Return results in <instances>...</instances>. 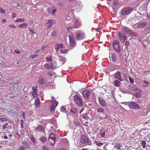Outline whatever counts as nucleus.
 Here are the masks:
<instances>
[{
	"mask_svg": "<svg viewBox=\"0 0 150 150\" xmlns=\"http://www.w3.org/2000/svg\"><path fill=\"white\" fill-rule=\"evenodd\" d=\"M7 128V127L5 125H4L3 127V129H5Z\"/></svg>",
	"mask_w": 150,
	"mask_h": 150,
	"instance_id": "obj_61",
	"label": "nucleus"
},
{
	"mask_svg": "<svg viewBox=\"0 0 150 150\" xmlns=\"http://www.w3.org/2000/svg\"><path fill=\"white\" fill-rule=\"evenodd\" d=\"M142 143V147L143 148V149H144L145 148L146 146V142L144 141H141Z\"/></svg>",
	"mask_w": 150,
	"mask_h": 150,
	"instance_id": "obj_32",
	"label": "nucleus"
},
{
	"mask_svg": "<svg viewBox=\"0 0 150 150\" xmlns=\"http://www.w3.org/2000/svg\"><path fill=\"white\" fill-rule=\"evenodd\" d=\"M131 31V30L127 28H124L122 29V31L123 32L126 33L128 35Z\"/></svg>",
	"mask_w": 150,
	"mask_h": 150,
	"instance_id": "obj_25",
	"label": "nucleus"
},
{
	"mask_svg": "<svg viewBox=\"0 0 150 150\" xmlns=\"http://www.w3.org/2000/svg\"><path fill=\"white\" fill-rule=\"evenodd\" d=\"M48 74L49 76L51 77L53 75V74L52 73L50 72H49Z\"/></svg>",
	"mask_w": 150,
	"mask_h": 150,
	"instance_id": "obj_58",
	"label": "nucleus"
},
{
	"mask_svg": "<svg viewBox=\"0 0 150 150\" xmlns=\"http://www.w3.org/2000/svg\"><path fill=\"white\" fill-rule=\"evenodd\" d=\"M84 38V34L82 32H80L77 33L76 35V38L78 40H82Z\"/></svg>",
	"mask_w": 150,
	"mask_h": 150,
	"instance_id": "obj_11",
	"label": "nucleus"
},
{
	"mask_svg": "<svg viewBox=\"0 0 150 150\" xmlns=\"http://www.w3.org/2000/svg\"><path fill=\"white\" fill-rule=\"evenodd\" d=\"M72 28V27H68L67 28V30H68L69 31V32H70V31L71 30H72V29H73V28Z\"/></svg>",
	"mask_w": 150,
	"mask_h": 150,
	"instance_id": "obj_52",
	"label": "nucleus"
},
{
	"mask_svg": "<svg viewBox=\"0 0 150 150\" xmlns=\"http://www.w3.org/2000/svg\"><path fill=\"white\" fill-rule=\"evenodd\" d=\"M32 89L33 93L37 92L38 90L37 86H35V87H33Z\"/></svg>",
	"mask_w": 150,
	"mask_h": 150,
	"instance_id": "obj_40",
	"label": "nucleus"
},
{
	"mask_svg": "<svg viewBox=\"0 0 150 150\" xmlns=\"http://www.w3.org/2000/svg\"><path fill=\"white\" fill-rule=\"evenodd\" d=\"M129 107L133 110H139L140 108L138 105L133 102H129L128 103Z\"/></svg>",
	"mask_w": 150,
	"mask_h": 150,
	"instance_id": "obj_6",
	"label": "nucleus"
},
{
	"mask_svg": "<svg viewBox=\"0 0 150 150\" xmlns=\"http://www.w3.org/2000/svg\"><path fill=\"white\" fill-rule=\"evenodd\" d=\"M6 19H3L2 20V23H4L6 21Z\"/></svg>",
	"mask_w": 150,
	"mask_h": 150,
	"instance_id": "obj_64",
	"label": "nucleus"
},
{
	"mask_svg": "<svg viewBox=\"0 0 150 150\" xmlns=\"http://www.w3.org/2000/svg\"><path fill=\"white\" fill-rule=\"evenodd\" d=\"M24 123V121L23 120H21V127L22 129L23 127V124Z\"/></svg>",
	"mask_w": 150,
	"mask_h": 150,
	"instance_id": "obj_51",
	"label": "nucleus"
},
{
	"mask_svg": "<svg viewBox=\"0 0 150 150\" xmlns=\"http://www.w3.org/2000/svg\"><path fill=\"white\" fill-rule=\"evenodd\" d=\"M14 52H16L17 54H20L21 52L20 51L16 50H15Z\"/></svg>",
	"mask_w": 150,
	"mask_h": 150,
	"instance_id": "obj_57",
	"label": "nucleus"
},
{
	"mask_svg": "<svg viewBox=\"0 0 150 150\" xmlns=\"http://www.w3.org/2000/svg\"><path fill=\"white\" fill-rule=\"evenodd\" d=\"M74 101L77 105L81 107L83 105V103L81 98L77 95H74Z\"/></svg>",
	"mask_w": 150,
	"mask_h": 150,
	"instance_id": "obj_1",
	"label": "nucleus"
},
{
	"mask_svg": "<svg viewBox=\"0 0 150 150\" xmlns=\"http://www.w3.org/2000/svg\"><path fill=\"white\" fill-rule=\"evenodd\" d=\"M111 57L112 62H114L116 61L117 58L115 54L114 53L112 54Z\"/></svg>",
	"mask_w": 150,
	"mask_h": 150,
	"instance_id": "obj_24",
	"label": "nucleus"
},
{
	"mask_svg": "<svg viewBox=\"0 0 150 150\" xmlns=\"http://www.w3.org/2000/svg\"><path fill=\"white\" fill-rule=\"evenodd\" d=\"M56 34V31H54L51 33V36H55Z\"/></svg>",
	"mask_w": 150,
	"mask_h": 150,
	"instance_id": "obj_44",
	"label": "nucleus"
},
{
	"mask_svg": "<svg viewBox=\"0 0 150 150\" xmlns=\"http://www.w3.org/2000/svg\"><path fill=\"white\" fill-rule=\"evenodd\" d=\"M28 30L32 34H35L36 33L34 29L31 27H29Z\"/></svg>",
	"mask_w": 150,
	"mask_h": 150,
	"instance_id": "obj_30",
	"label": "nucleus"
},
{
	"mask_svg": "<svg viewBox=\"0 0 150 150\" xmlns=\"http://www.w3.org/2000/svg\"><path fill=\"white\" fill-rule=\"evenodd\" d=\"M31 140L34 143H35L36 142L35 139L33 137H32L30 138Z\"/></svg>",
	"mask_w": 150,
	"mask_h": 150,
	"instance_id": "obj_47",
	"label": "nucleus"
},
{
	"mask_svg": "<svg viewBox=\"0 0 150 150\" xmlns=\"http://www.w3.org/2000/svg\"><path fill=\"white\" fill-rule=\"evenodd\" d=\"M118 37L121 42H124L127 40V37L123 35V34L121 32L118 33Z\"/></svg>",
	"mask_w": 150,
	"mask_h": 150,
	"instance_id": "obj_10",
	"label": "nucleus"
},
{
	"mask_svg": "<svg viewBox=\"0 0 150 150\" xmlns=\"http://www.w3.org/2000/svg\"><path fill=\"white\" fill-rule=\"evenodd\" d=\"M147 24L145 22H143L138 24L137 27L139 28H142L144 27L147 25Z\"/></svg>",
	"mask_w": 150,
	"mask_h": 150,
	"instance_id": "obj_22",
	"label": "nucleus"
},
{
	"mask_svg": "<svg viewBox=\"0 0 150 150\" xmlns=\"http://www.w3.org/2000/svg\"><path fill=\"white\" fill-rule=\"evenodd\" d=\"M64 45L62 44H57L55 45V49L57 51H58L59 48H64Z\"/></svg>",
	"mask_w": 150,
	"mask_h": 150,
	"instance_id": "obj_14",
	"label": "nucleus"
},
{
	"mask_svg": "<svg viewBox=\"0 0 150 150\" xmlns=\"http://www.w3.org/2000/svg\"><path fill=\"white\" fill-rule=\"evenodd\" d=\"M25 147L23 146L21 147L20 148V150H25Z\"/></svg>",
	"mask_w": 150,
	"mask_h": 150,
	"instance_id": "obj_56",
	"label": "nucleus"
},
{
	"mask_svg": "<svg viewBox=\"0 0 150 150\" xmlns=\"http://www.w3.org/2000/svg\"><path fill=\"white\" fill-rule=\"evenodd\" d=\"M69 43L70 45L73 46L75 43V38L72 35L69 36Z\"/></svg>",
	"mask_w": 150,
	"mask_h": 150,
	"instance_id": "obj_12",
	"label": "nucleus"
},
{
	"mask_svg": "<svg viewBox=\"0 0 150 150\" xmlns=\"http://www.w3.org/2000/svg\"><path fill=\"white\" fill-rule=\"evenodd\" d=\"M4 138L5 139H7L8 138L7 136L6 135H5L4 137Z\"/></svg>",
	"mask_w": 150,
	"mask_h": 150,
	"instance_id": "obj_63",
	"label": "nucleus"
},
{
	"mask_svg": "<svg viewBox=\"0 0 150 150\" xmlns=\"http://www.w3.org/2000/svg\"><path fill=\"white\" fill-rule=\"evenodd\" d=\"M113 45L115 51L117 53L119 52L120 51L119 41L117 40H114L113 42Z\"/></svg>",
	"mask_w": 150,
	"mask_h": 150,
	"instance_id": "obj_4",
	"label": "nucleus"
},
{
	"mask_svg": "<svg viewBox=\"0 0 150 150\" xmlns=\"http://www.w3.org/2000/svg\"><path fill=\"white\" fill-rule=\"evenodd\" d=\"M134 95L137 98H140L142 96L141 94L139 93H134Z\"/></svg>",
	"mask_w": 150,
	"mask_h": 150,
	"instance_id": "obj_35",
	"label": "nucleus"
},
{
	"mask_svg": "<svg viewBox=\"0 0 150 150\" xmlns=\"http://www.w3.org/2000/svg\"><path fill=\"white\" fill-rule=\"evenodd\" d=\"M129 81H130V83H134V81L131 78H129Z\"/></svg>",
	"mask_w": 150,
	"mask_h": 150,
	"instance_id": "obj_54",
	"label": "nucleus"
},
{
	"mask_svg": "<svg viewBox=\"0 0 150 150\" xmlns=\"http://www.w3.org/2000/svg\"><path fill=\"white\" fill-rule=\"evenodd\" d=\"M144 84L147 85L145 86L146 87L149 84V83L148 82L146 81H144Z\"/></svg>",
	"mask_w": 150,
	"mask_h": 150,
	"instance_id": "obj_53",
	"label": "nucleus"
},
{
	"mask_svg": "<svg viewBox=\"0 0 150 150\" xmlns=\"http://www.w3.org/2000/svg\"><path fill=\"white\" fill-rule=\"evenodd\" d=\"M53 8H54V7L52 8L53 11H52V15L54 14L57 11V9H56V8L53 9Z\"/></svg>",
	"mask_w": 150,
	"mask_h": 150,
	"instance_id": "obj_46",
	"label": "nucleus"
},
{
	"mask_svg": "<svg viewBox=\"0 0 150 150\" xmlns=\"http://www.w3.org/2000/svg\"><path fill=\"white\" fill-rule=\"evenodd\" d=\"M45 80L42 77H40L39 78L38 82L40 84H45Z\"/></svg>",
	"mask_w": 150,
	"mask_h": 150,
	"instance_id": "obj_21",
	"label": "nucleus"
},
{
	"mask_svg": "<svg viewBox=\"0 0 150 150\" xmlns=\"http://www.w3.org/2000/svg\"><path fill=\"white\" fill-rule=\"evenodd\" d=\"M32 95L33 97L35 98H37L38 96V94L37 92L32 93Z\"/></svg>",
	"mask_w": 150,
	"mask_h": 150,
	"instance_id": "obj_39",
	"label": "nucleus"
},
{
	"mask_svg": "<svg viewBox=\"0 0 150 150\" xmlns=\"http://www.w3.org/2000/svg\"><path fill=\"white\" fill-rule=\"evenodd\" d=\"M61 110L62 111L64 112H66V110L65 108L63 106H62L61 107Z\"/></svg>",
	"mask_w": 150,
	"mask_h": 150,
	"instance_id": "obj_43",
	"label": "nucleus"
},
{
	"mask_svg": "<svg viewBox=\"0 0 150 150\" xmlns=\"http://www.w3.org/2000/svg\"><path fill=\"white\" fill-rule=\"evenodd\" d=\"M40 102L39 98H37L35 101V106L37 108L40 107Z\"/></svg>",
	"mask_w": 150,
	"mask_h": 150,
	"instance_id": "obj_16",
	"label": "nucleus"
},
{
	"mask_svg": "<svg viewBox=\"0 0 150 150\" xmlns=\"http://www.w3.org/2000/svg\"><path fill=\"white\" fill-rule=\"evenodd\" d=\"M129 35H130L133 36H136L138 34L137 33L133 32L131 31Z\"/></svg>",
	"mask_w": 150,
	"mask_h": 150,
	"instance_id": "obj_36",
	"label": "nucleus"
},
{
	"mask_svg": "<svg viewBox=\"0 0 150 150\" xmlns=\"http://www.w3.org/2000/svg\"><path fill=\"white\" fill-rule=\"evenodd\" d=\"M6 13V11L5 10L1 8H0V13Z\"/></svg>",
	"mask_w": 150,
	"mask_h": 150,
	"instance_id": "obj_41",
	"label": "nucleus"
},
{
	"mask_svg": "<svg viewBox=\"0 0 150 150\" xmlns=\"http://www.w3.org/2000/svg\"><path fill=\"white\" fill-rule=\"evenodd\" d=\"M65 61V59L64 57L61 56H59L58 59L56 62V63L58 65H61L64 63Z\"/></svg>",
	"mask_w": 150,
	"mask_h": 150,
	"instance_id": "obj_8",
	"label": "nucleus"
},
{
	"mask_svg": "<svg viewBox=\"0 0 150 150\" xmlns=\"http://www.w3.org/2000/svg\"><path fill=\"white\" fill-rule=\"evenodd\" d=\"M82 117L84 118H86V116L84 115H82Z\"/></svg>",
	"mask_w": 150,
	"mask_h": 150,
	"instance_id": "obj_62",
	"label": "nucleus"
},
{
	"mask_svg": "<svg viewBox=\"0 0 150 150\" xmlns=\"http://www.w3.org/2000/svg\"><path fill=\"white\" fill-rule=\"evenodd\" d=\"M104 111V110L102 108H99L97 110V112L98 113H102Z\"/></svg>",
	"mask_w": 150,
	"mask_h": 150,
	"instance_id": "obj_38",
	"label": "nucleus"
},
{
	"mask_svg": "<svg viewBox=\"0 0 150 150\" xmlns=\"http://www.w3.org/2000/svg\"><path fill=\"white\" fill-rule=\"evenodd\" d=\"M70 112L72 114L76 115L78 113L79 111L77 110V108L73 107L71 108L70 110Z\"/></svg>",
	"mask_w": 150,
	"mask_h": 150,
	"instance_id": "obj_17",
	"label": "nucleus"
},
{
	"mask_svg": "<svg viewBox=\"0 0 150 150\" xmlns=\"http://www.w3.org/2000/svg\"><path fill=\"white\" fill-rule=\"evenodd\" d=\"M68 52V50L65 49L64 50H60V53L62 54H66Z\"/></svg>",
	"mask_w": 150,
	"mask_h": 150,
	"instance_id": "obj_37",
	"label": "nucleus"
},
{
	"mask_svg": "<svg viewBox=\"0 0 150 150\" xmlns=\"http://www.w3.org/2000/svg\"><path fill=\"white\" fill-rule=\"evenodd\" d=\"M44 66L45 68L47 69H51L53 68L52 64L46 63Z\"/></svg>",
	"mask_w": 150,
	"mask_h": 150,
	"instance_id": "obj_15",
	"label": "nucleus"
},
{
	"mask_svg": "<svg viewBox=\"0 0 150 150\" xmlns=\"http://www.w3.org/2000/svg\"><path fill=\"white\" fill-rule=\"evenodd\" d=\"M37 56V54H35L34 55L33 57H31L32 58H36Z\"/></svg>",
	"mask_w": 150,
	"mask_h": 150,
	"instance_id": "obj_59",
	"label": "nucleus"
},
{
	"mask_svg": "<svg viewBox=\"0 0 150 150\" xmlns=\"http://www.w3.org/2000/svg\"><path fill=\"white\" fill-rule=\"evenodd\" d=\"M52 25V20H49L46 23V25L48 28L51 27Z\"/></svg>",
	"mask_w": 150,
	"mask_h": 150,
	"instance_id": "obj_19",
	"label": "nucleus"
},
{
	"mask_svg": "<svg viewBox=\"0 0 150 150\" xmlns=\"http://www.w3.org/2000/svg\"><path fill=\"white\" fill-rule=\"evenodd\" d=\"M56 138L55 136L53 134H50L49 137V142L51 145H54L55 142Z\"/></svg>",
	"mask_w": 150,
	"mask_h": 150,
	"instance_id": "obj_7",
	"label": "nucleus"
},
{
	"mask_svg": "<svg viewBox=\"0 0 150 150\" xmlns=\"http://www.w3.org/2000/svg\"><path fill=\"white\" fill-rule=\"evenodd\" d=\"M12 16L13 18H15L16 16V14L15 13H13L12 14Z\"/></svg>",
	"mask_w": 150,
	"mask_h": 150,
	"instance_id": "obj_60",
	"label": "nucleus"
},
{
	"mask_svg": "<svg viewBox=\"0 0 150 150\" xmlns=\"http://www.w3.org/2000/svg\"><path fill=\"white\" fill-rule=\"evenodd\" d=\"M133 10L132 8L130 7L125 8L122 9L121 11V14L123 16H125L129 14Z\"/></svg>",
	"mask_w": 150,
	"mask_h": 150,
	"instance_id": "obj_3",
	"label": "nucleus"
},
{
	"mask_svg": "<svg viewBox=\"0 0 150 150\" xmlns=\"http://www.w3.org/2000/svg\"><path fill=\"white\" fill-rule=\"evenodd\" d=\"M113 4L115 5H117L119 4V2L117 0H114L113 1Z\"/></svg>",
	"mask_w": 150,
	"mask_h": 150,
	"instance_id": "obj_42",
	"label": "nucleus"
},
{
	"mask_svg": "<svg viewBox=\"0 0 150 150\" xmlns=\"http://www.w3.org/2000/svg\"><path fill=\"white\" fill-rule=\"evenodd\" d=\"M40 140L43 143L47 141V139L46 137L42 136L40 138Z\"/></svg>",
	"mask_w": 150,
	"mask_h": 150,
	"instance_id": "obj_23",
	"label": "nucleus"
},
{
	"mask_svg": "<svg viewBox=\"0 0 150 150\" xmlns=\"http://www.w3.org/2000/svg\"><path fill=\"white\" fill-rule=\"evenodd\" d=\"M9 27H10V28H16L17 27L16 26L12 24L9 25Z\"/></svg>",
	"mask_w": 150,
	"mask_h": 150,
	"instance_id": "obj_49",
	"label": "nucleus"
},
{
	"mask_svg": "<svg viewBox=\"0 0 150 150\" xmlns=\"http://www.w3.org/2000/svg\"><path fill=\"white\" fill-rule=\"evenodd\" d=\"M44 130V127L42 126H38L35 129V130L36 132L39 131L42 132Z\"/></svg>",
	"mask_w": 150,
	"mask_h": 150,
	"instance_id": "obj_18",
	"label": "nucleus"
},
{
	"mask_svg": "<svg viewBox=\"0 0 150 150\" xmlns=\"http://www.w3.org/2000/svg\"><path fill=\"white\" fill-rule=\"evenodd\" d=\"M103 130H100V134L101 135L102 137H104L105 135V131L103 130Z\"/></svg>",
	"mask_w": 150,
	"mask_h": 150,
	"instance_id": "obj_34",
	"label": "nucleus"
},
{
	"mask_svg": "<svg viewBox=\"0 0 150 150\" xmlns=\"http://www.w3.org/2000/svg\"><path fill=\"white\" fill-rule=\"evenodd\" d=\"M95 143L97 146L99 147H100L103 145V143L99 142L98 141H95Z\"/></svg>",
	"mask_w": 150,
	"mask_h": 150,
	"instance_id": "obj_27",
	"label": "nucleus"
},
{
	"mask_svg": "<svg viewBox=\"0 0 150 150\" xmlns=\"http://www.w3.org/2000/svg\"><path fill=\"white\" fill-rule=\"evenodd\" d=\"M82 94L84 98L86 99H88L90 94V91L88 90H85L83 91Z\"/></svg>",
	"mask_w": 150,
	"mask_h": 150,
	"instance_id": "obj_9",
	"label": "nucleus"
},
{
	"mask_svg": "<svg viewBox=\"0 0 150 150\" xmlns=\"http://www.w3.org/2000/svg\"><path fill=\"white\" fill-rule=\"evenodd\" d=\"M120 82L118 80H115L114 81V85L116 87H118L120 86Z\"/></svg>",
	"mask_w": 150,
	"mask_h": 150,
	"instance_id": "obj_29",
	"label": "nucleus"
},
{
	"mask_svg": "<svg viewBox=\"0 0 150 150\" xmlns=\"http://www.w3.org/2000/svg\"><path fill=\"white\" fill-rule=\"evenodd\" d=\"M99 102L100 105L103 106L105 107L106 105L105 101L103 100H99Z\"/></svg>",
	"mask_w": 150,
	"mask_h": 150,
	"instance_id": "obj_26",
	"label": "nucleus"
},
{
	"mask_svg": "<svg viewBox=\"0 0 150 150\" xmlns=\"http://www.w3.org/2000/svg\"><path fill=\"white\" fill-rule=\"evenodd\" d=\"M47 12L49 14H50L52 12V9L50 8H48L47 9Z\"/></svg>",
	"mask_w": 150,
	"mask_h": 150,
	"instance_id": "obj_45",
	"label": "nucleus"
},
{
	"mask_svg": "<svg viewBox=\"0 0 150 150\" xmlns=\"http://www.w3.org/2000/svg\"><path fill=\"white\" fill-rule=\"evenodd\" d=\"M51 105H50V111L51 112L54 111L57 106L58 104V102L55 100H53L51 102Z\"/></svg>",
	"mask_w": 150,
	"mask_h": 150,
	"instance_id": "obj_5",
	"label": "nucleus"
},
{
	"mask_svg": "<svg viewBox=\"0 0 150 150\" xmlns=\"http://www.w3.org/2000/svg\"><path fill=\"white\" fill-rule=\"evenodd\" d=\"M80 141L82 144H88L89 143V139L85 134L81 135Z\"/></svg>",
	"mask_w": 150,
	"mask_h": 150,
	"instance_id": "obj_2",
	"label": "nucleus"
},
{
	"mask_svg": "<svg viewBox=\"0 0 150 150\" xmlns=\"http://www.w3.org/2000/svg\"><path fill=\"white\" fill-rule=\"evenodd\" d=\"M46 59L47 62H51L52 61V56L49 55L46 57Z\"/></svg>",
	"mask_w": 150,
	"mask_h": 150,
	"instance_id": "obj_28",
	"label": "nucleus"
},
{
	"mask_svg": "<svg viewBox=\"0 0 150 150\" xmlns=\"http://www.w3.org/2000/svg\"><path fill=\"white\" fill-rule=\"evenodd\" d=\"M0 120L2 121H6L7 120L6 119L4 118H0Z\"/></svg>",
	"mask_w": 150,
	"mask_h": 150,
	"instance_id": "obj_50",
	"label": "nucleus"
},
{
	"mask_svg": "<svg viewBox=\"0 0 150 150\" xmlns=\"http://www.w3.org/2000/svg\"><path fill=\"white\" fill-rule=\"evenodd\" d=\"M28 25L26 23H24L22 24L19 25H18L19 28H25L27 27Z\"/></svg>",
	"mask_w": 150,
	"mask_h": 150,
	"instance_id": "obj_20",
	"label": "nucleus"
},
{
	"mask_svg": "<svg viewBox=\"0 0 150 150\" xmlns=\"http://www.w3.org/2000/svg\"><path fill=\"white\" fill-rule=\"evenodd\" d=\"M115 77L119 80L122 81L121 76L120 72L118 71H117L115 74Z\"/></svg>",
	"mask_w": 150,
	"mask_h": 150,
	"instance_id": "obj_13",
	"label": "nucleus"
},
{
	"mask_svg": "<svg viewBox=\"0 0 150 150\" xmlns=\"http://www.w3.org/2000/svg\"><path fill=\"white\" fill-rule=\"evenodd\" d=\"M125 44L126 45V46L127 47V46L129 45V41H126L125 42Z\"/></svg>",
	"mask_w": 150,
	"mask_h": 150,
	"instance_id": "obj_55",
	"label": "nucleus"
},
{
	"mask_svg": "<svg viewBox=\"0 0 150 150\" xmlns=\"http://www.w3.org/2000/svg\"><path fill=\"white\" fill-rule=\"evenodd\" d=\"M42 149L43 150H50L48 148L45 146H43Z\"/></svg>",
	"mask_w": 150,
	"mask_h": 150,
	"instance_id": "obj_48",
	"label": "nucleus"
},
{
	"mask_svg": "<svg viewBox=\"0 0 150 150\" xmlns=\"http://www.w3.org/2000/svg\"><path fill=\"white\" fill-rule=\"evenodd\" d=\"M114 147L115 149H117V150H118L121 146L120 144H116V145L114 146Z\"/></svg>",
	"mask_w": 150,
	"mask_h": 150,
	"instance_id": "obj_33",
	"label": "nucleus"
},
{
	"mask_svg": "<svg viewBox=\"0 0 150 150\" xmlns=\"http://www.w3.org/2000/svg\"><path fill=\"white\" fill-rule=\"evenodd\" d=\"M25 21V20L23 18H18L16 19L15 20L16 22H24Z\"/></svg>",
	"mask_w": 150,
	"mask_h": 150,
	"instance_id": "obj_31",
	"label": "nucleus"
}]
</instances>
